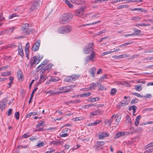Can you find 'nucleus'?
Segmentation results:
<instances>
[{
    "label": "nucleus",
    "mask_w": 153,
    "mask_h": 153,
    "mask_svg": "<svg viewBox=\"0 0 153 153\" xmlns=\"http://www.w3.org/2000/svg\"><path fill=\"white\" fill-rule=\"evenodd\" d=\"M73 15L71 13H66L62 14L60 17L59 22L61 24H65L69 23L73 18Z\"/></svg>",
    "instance_id": "f257e3e1"
},
{
    "label": "nucleus",
    "mask_w": 153,
    "mask_h": 153,
    "mask_svg": "<svg viewBox=\"0 0 153 153\" xmlns=\"http://www.w3.org/2000/svg\"><path fill=\"white\" fill-rule=\"evenodd\" d=\"M94 43L93 42L85 45L83 49L84 53L85 54H89L90 52H91L92 51H94Z\"/></svg>",
    "instance_id": "f03ea898"
},
{
    "label": "nucleus",
    "mask_w": 153,
    "mask_h": 153,
    "mask_svg": "<svg viewBox=\"0 0 153 153\" xmlns=\"http://www.w3.org/2000/svg\"><path fill=\"white\" fill-rule=\"evenodd\" d=\"M96 58V53L95 51H92L90 55L87 56L85 58V63L87 64L90 61L94 62Z\"/></svg>",
    "instance_id": "7ed1b4c3"
},
{
    "label": "nucleus",
    "mask_w": 153,
    "mask_h": 153,
    "mask_svg": "<svg viewBox=\"0 0 153 153\" xmlns=\"http://www.w3.org/2000/svg\"><path fill=\"white\" fill-rule=\"evenodd\" d=\"M85 7H82L80 9L76 10L75 12V16L81 17L84 14Z\"/></svg>",
    "instance_id": "20e7f679"
},
{
    "label": "nucleus",
    "mask_w": 153,
    "mask_h": 153,
    "mask_svg": "<svg viewBox=\"0 0 153 153\" xmlns=\"http://www.w3.org/2000/svg\"><path fill=\"white\" fill-rule=\"evenodd\" d=\"M40 42L41 41L38 40L33 45L32 48V50L34 51H37L39 49Z\"/></svg>",
    "instance_id": "39448f33"
},
{
    "label": "nucleus",
    "mask_w": 153,
    "mask_h": 153,
    "mask_svg": "<svg viewBox=\"0 0 153 153\" xmlns=\"http://www.w3.org/2000/svg\"><path fill=\"white\" fill-rule=\"evenodd\" d=\"M38 61V60L37 59V57L35 56L31 58L30 63V65L32 66L34 65H36L38 64L39 62Z\"/></svg>",
    "instance_id": "423d86ee"
},
{
    "label": "nucleus",
    "mask_w": 153,
    "mask_h": 153,
    "mask_svg": "<svg viewBox=\"0 0 153 153\" xmlns=\"http://www.w3.org/2000/svg\"><path fill=\"white\" fill-rule=\"evenodd\" d=\"M64 29L65 30V34L69 33L72 30V27L69 25H64Z\"/></svg>",
    "instance_id": "0eeeda50"
},
{
    "label": "nucleus",
    "mask_w": 153,
    "mask_h": 153,
    "mask_svg": "<svg viewBox=\"0 0 153 153\" xmlns=\"http://www.w3.org/2000/svg\"><path fill=\"white\" fill-rule=\"evenodd\" d=\"M39 7V4L36 1H34L33 3L30 8L31 11L35 10L37 9Z\"/></svg>",
    "instance_id": "6e6552de"
},
{
    "label": "nucleus",
    "mask_w": 153,
    "mask_h": 153,
    "mask_svg": "<svg viewBox=\"0 0 153 153\" xmlns=\"http://www.w3.org/2000/svg\"><path fill=\"white\" fill-rule=\"evenodd\" d=\"M109 134L108 133L105 132H103L100 133L99 135V139L100 140L102 139L103 138L108 137Z\"/></svg>",
    "instance_id": "1a4fd4ad"
},
{
    "label": "nucleus",
    "mask_w": 153,
    "mask_h": 153,
    "mask_svg": "<svg viewBox=\"0 0 153 153\" xmlns=\"http://www.w3.org/2000/svg\"><path fill=\"white\" fill-rule=\"evenodd\" d=\"M18 49L19 54L23 58L24 56L23 51L21 44H19L18 45Z\"/></svg>",
    "instance_id": "9d476101"
},
{
    "label": "nucleus",
    "mask_w": 153,
    "mask_h": 153,
    "mask_svg": "<svg viewBox=\"0 0 153 153\" xmlns=\"http://www.w3.org/2000/svg\"><path fill=\"white\" fill-rule=\"evenodd\" d=\"M72 86H66L64 87V90L62 91H58V94L60 93H64L70 92L71 91L70 88Z\"/></svg>",
    "instance_id": "9b49d317"
},
{
    "label": "nucleus",
    "mask_w": 153,
    "mask_h": 153,
    "mask_svg": "<svg viewBox=\"0 0 153 153\" xmlns=\"http://www.w3.org/2000/svg\"><path fill=\"white\" fill-rule=\"evenodd\" d=\"M51 64H49L45 66L43 69L41 70V71H42L43 72L46 71L49 72L51 69V67L52 66Z\"/></svg>",
    "instance_id": "f8f14e48"
},
{
    "label": "nucleus",
    "mask_w": 153,
    "mask_h": 153,
    "mask_svg": "<svg viewBox=\"0 0 153 153\" xmlns=\"http://www.w3.org/2000/svg\"><path fill=\"white\" fill-rule=\"evenodd\" d=\"M5 107V102L4 100L0 102V110L2 111L4 109Z\"/></svg>",
    "instance_id": "ddd939ff"
},
{
    "label": "nucleus",
    "mask_w": 153,
    "mask_h": 153,
    "mask_svg": "<svg viewBox=\"0 0 153 153\" xmlns=\"http://www.w3.org/2000/svg\"><path fill=\"white\" fill-rule=\"evenodd\" d=\"M29 25L27 23L23 24L22 25V31H24V33H25V30H26L29 27Z\"/></svg>",
    "instance_id": "4468645a"
},
{
    "label": "nucleus",
    "mask_w": 153,
    "mask_h": 153,
    "mask_svg": "<svg viewBox=\"0 0 153 153\" xmlns=\"http://www.w3.org/2000/svg\"><path fill=\"white\" fill-rule=\"evenodd\" d=\"M125 1V2H124L125 3H127L130 2H132L131 0H116L112 1L111 2V3L112 4H114V3H117L120 1Z\"/></svg>",
    "instance_id": "2eb2a0df"
},
{
    "label": "nucleus",
    "mask_w": 153,
    "mask_h": 153,
    "mask_svg": "<svg viewBox=\"0 0 153 153\" xmlns=\"http://www.w3.org/2000/svg\"><path fill=\"white\" fill-rule=\"evenodd\" d=\"M96 71V68L94 67L90 69L89 72L93 77L94 76Z\"/></svg>",
    "instance_id": "dca6fc26"
},
{
    "label": "nucleus",
    "mask_w": 153,
    "mask_h": 153,
    "mask_svg": "<svg viewBox=\"0 0 153 153\" xmlns=\"http://www.w3.org/2000/svg\"><path fill=\"white\" fill-rule=\"evenodd\" d=\"M65 30L64 29V25H62L58 28V32L59 33L65 34Z\"/></svg>",
    "instance_id": "f3484780"
},
{
    "label": "nucleus",
    "mask_w": 153,
    "mask_h": 153,
    "mask_svg": "<svg viewBox=\"0 0 153 153\" xmlns=\"http://www.w3.org/2000/svg\"><path fill=\"white\" fill-rule=\"evenodd\" d=\"M14 27H13L12 28H9L8 29L5 30L4 31V33H11L14 30Z\"/></svg>",
    "instance_id": "a211bd4d"
},
{
    "label": "nucleus",
    "mask_w": 153,
    "mask_h": 153,
    "mask_svg": "<svg viewBox=\"0 0 153 153\" xmlns=\"http://www.w3.org/2000/svg\"><path fill=\"white\" fill-rule=\"evenodd\" d=\"M150 24H142V23H137L134 26L136 27L138 26H149L150 25Z\"/></svg>",
    "instance_id": "6ab92c4d"
},
{
    "label": "nucleus",
    "mask_w": 153,
    "mask_h": 153,
    "mask_svg": "<svg viewBox=\"0 0 153 153\" xmlns=\"http://www.w3.org/2000/svg\"><path fill=\"white\" fill-rule=\"evenodd\" d=\"M99 83L97 82L96 83L94 82H92L90 85V87L91 89L93 88H95L99 86Z\"/></svg>",
    "instance_id": "aec40b11"
},
{
    "label": "nucleus",
    "mask_w": 153,
    "mask_h": 153,
    "mask_svg": "<svg viewBox=\"0 0 153 153\" xmlns=\"http://www.w3.org/2000/svg\"><path fill=\"white\" fill-rule=\"evenodd\" d=\"M72 81H73V80L71 76H67L64 80L65 82H70Z\"/></svg>",
    "instance_id": "412c9836"
},
{
    "label": "nucleus",
    "mask_w": 153,
    "mask_h": 153,
    "mask_svg": "<svg viewBox=\"0 0 153 153\" xmlns=\"http://www.w3.org/2000/svg\"><path fill=\"white\" fill-rule=\"evenodd\" d=\"M127 104L126 101L123 100L119 103L118 106L120 107L126 105Z\"/></svg>",
    "instance_id": "4be33fe9"
},
{
    "label": "nucleus",
    "mask_w": 153,
    "mask_h": 153,
    "mask_svg": "<svg viewBox=\"0 0 153 153\" xmlns=\"http://www.w3.org/2000/svg\"><path fill=\"white\" fill-rule=\"evenodd\" d=\"M94 112L96 116L102 114L103 113L102 111L99 109H97V110L94 111Z\"/></svg>",
    "instance_id": "5701e85b"
},
{
    "label": "nucleus",
    "mask_w": 153,
    "mask_h": 153,
    "mask_svg": "<svg viewBox=\"0 0 153 153\" xmlns=\"http://www.w3.org/2000/svg\"><path fill=\"white\" fill-rule=\"evenodd\" d=\"M140 118L141 116L140 115H139L136 117L135 123V126H137L139 125V121Z\"/></svg>",
    "instance_id": "b1692460"
},
{
    "label": "nucleus",
    "mask_w": 153,
    "mask_h": 153,
    "mask_svg": "<svg viewBox=\"0 0 153 153\" xmlns=\"http://www.w3.org/2000/svg\"><path fill=\"white\" fill-rule=\"evenodd\" d=\"M37 113L36 112H33L29 113L27 114H26L25 117H26L30 118L31 116H34L37 115Z\"/></svg>",
    "instance_id": "393cba45"
},
{
    "label": "nucleus",
    "mask_w": 153,
    "mask_h": 153,
    "mask_svg": "<svg viewBox=\"0 0 153 153\" xmlns=\"http://www.w3.org/2000/svg\"><path fill=\"white\" fill-rule=\"evenodd\" d=\"M44 73H43V72L42 71V73L40 74V78L39 80V81L42 82L45 79H44Z\"/></svg>",
    "instance_id": "a878e982"
},
{
    "label": "nucleus",
    "mask_w": 153,
    "mask_h": 153,
    "mask_svg": "<svg viewBox=\"0 0 153 153\" xmlns=\"http://www.w3.org/2000/svg\"><path fill=\"white\" fill-rule=\"evenodd\" d=\"M70 1L74 4H80L82 2L81 0H70Z\"/></svg>",
    "instance_id": "bb28decb"
},
{
    "label": "nucleus",
    "mask_w": 153,
    "mask_h": 153,
    "mask_svg": "<svg viewBox=\"0 0 153 153\" xmlns=\"http://www.w3.org/2000/svg\"><path fill=\"white\" fill-rule=\"evenodd\" d=\"M115 115L114 114L112 115L111 117V118L109 120H106V122H107L108 123V126H110L111 125V124L113 122V118L114 117Z\"/></svg>",
    "instance_id": "cd10ccee"
},
{
    "label": "nucleus",
    "mask_w": 153,
    "mask_h": 153,
    "mask_svg": "<svg viewBox=\"0 0 153 153\" xmlns=\"http://www.w3.org/2000/svg\"><path fill=\"white\" fill-rule=\"evenodd\" d=\"M17 76L19 80L21 79H22L23 75L21 71H18Z\"/></svg>",
    "instance_id": "c85d7f7f"
},
{
    "label": "nucleus",
    "mask_w": 153,
    "mask_h": 153,
    "mask_svg": "<svg viewBox=\"0 0 153 153\" xmlns=\"http://www.w3.org/2000/svg\"><path fill=\"white\" fill-rule=\"evenodd\" d=\"M65 3L68 5L70 8H72L74 7V6L70 2V1L67 0H65Z\"/></svg>",
    "instance_id": "c756f323"
},
{
    "label": "nucleus",
    "mask_w": 153,
    "mask_h": 153,
    "mask_svg": "<svg viewBox=\"0 0 153 153\" xmlns=\"http://www.w3.org/2000/svg\"><path fill=\"white\" fill-rule=\"evenodd\" d=\"M91 94V93L90 92H87L85 93L84 94H80V97H88L90 96Z\"/></svg>",
    "instance_id": "7c9ffc66"
},
{
    "label": "nucleus",
    "mask_w": 153,
    "mask_h": 153,
    "mask_svg": "<svg viewBox=\"0 0 153 153\" xmlns=\"http://www.w3.org/2000/svg\"><path fill=\"white\" fill-rule=\"evenodd\" d=\"M123 132H119L117 133L114 136L115 139H117L121 136H123Z\"/></svg>",
    "instance_id": "2f4dec72"
},
{
    "label": "nucleus",
    "mask_w": 153,
    "mask_h": 153,
    "mask_svg": "<svg viewBox=\"0 0 153 153\" xmlns=\"http://www.w3.org/2000/svg\"><path fill=\"white\" fill-rule=\"evenodd\" d=\"M72 77V79H73V81H75L76 80L78 79L80 76V75L76 74V75H72L71 76Z\"/></svg>",
    "instance_id": "473e14b6"
},
{
    "label": "nucleus",
    "mask_w": 153,
    "mask_h": 153,
    "mask_svg": "<svg viewBox=\"0 0 153 153\" xmlns=\"http://www.w3.org/2000/svg\"><path fill=\"white\" fill-rule=\"evenodd\" d=\"M135 89L137 91H140L142 89L141 85H138L135 86Z\"/></svg>",
    "instance_id": "72a5a7b5"
},
{
    "label": "nucleus",
    "mask_w": 153,
    "mask_h": 153,
    "mask_svg": "<svg viewBox=\"0 0 153 153\" xmlns=\"http://www.w3.org/2000/svg\"><path fill=\"white\" fill-rule=\"evenodd\" d=\"M116 118V119L115 120V122L117 123H116L117 125L119 123L120 120L121 118L119 116H114Z\"/></svg>",
    "instance_id": "f704fd0d"
},
{
    "label": "nucleus",
    "mask_w": 153,
    "mask_h": 153,
    "mask_svg": "<svg viewBox=\"0 0 153 153\" xmlns=\"http://www.w3.org/2000/svg\"><path fill=\"white\" fill-rule=\"evenodd\" d=\"M133 30L134 31V35H139L141 32V31L139 30H137L136 28H134Z\"/></svg>",
    "instance_id": "c9c22d12"
},
{
    "label": "nucleus",
    "mask_w": 153,
    "mask_h": 153,
    "mask_svg": "<svg viewBox=\"0 0 153 153\" xmlns=\"http://www.w3.org/2000/svg\"><path fill=\"white\" fill-rule=\"evenodd\" d=\"M128 7H129L128 5H126V4L122 5H120L119 6L117 7V9H120L121 8H128Z\"/></svg>",
    "instance_id": "e433bc0d"
},
{
    "label": "nucleus",
    "mask_w": 153,
    "mask_h": 153,
    "mask_svg": "<svg viewBox=\"0 0 153 153\" xmlns=\"http://www.w3.org/2000/svg\"><path fill=\"white\" fill-rule=\"evenodd\" d=\"M33 29L32 28H27L25 32V33L26 35H28L31 33V31L33 30Z\"/></svg>",
    "instance_id": "4c0bfd02"
},
{
    "label": "nucleus",
    "mask_w": 153,
    "mask_h": 153,
    "mask_svg": "<svg viewBox=\"0 0 153 153\" xmlns=\"http://www.w3.org/2000/svg\"><path fill=\"white\" fill-rule=\"evenodd\" d=\"M106 30H103L95 34L96 36H99L102 34L105 33H106Z\"/></svg>",
    "instance_id": "58836bf2"
},
{
    "label": "nucleus",
    "mask_w": 153,
    "mask_h": 153,
    "mask_svg": "<svg viewBox=\"0 0 153 153\" xmlns=\"http://www.w3.org/2000/svg\"><path fill=\"white\" fill-rule=\"evenodd\" d=\"M105 144V142L104 141H98L97 142V147L98 148L99 146H102L104 145Z\"/></svg>",
    "instance_id": "ea45409f"
},
{
    "label": "nucleus",
    "mask_w": 153,
    "mask_h": 153,
    "mask_svg": "<svg viewBox=\"0 0 153 153\" xmlns=\"http://www.w3.org/2000/svg\"><path fill=\"white\" fill-rule=\"evenodd\" d=\"M101 22V21H97V22H93L92 23H89V24H85V26H88V25H92L96 24H98V23H100Z\"/></svg>",
    "instance_id": "a19ab883"
},
{
    "label": "nucleus",
    "mask_w": 153,
    "mask_h": 153,
    "mask_svg": "<svg viewBox=\"0 0 153 153\" xmlns=\"http://www.w3.org/2000/svg\"><path fill=\"white\" fill-rule=\"evenodd\" d=\"M141 19V18L139 16H134L131 18V20L133 21H137L140 20Z\"/></svg>",
    "instance_id": "79ce46f5"
},
{
    "label": "nucleus",
    "mask_w": 153,
    "mask_h": 153,
    "mask_svg": "<svg viewBox=\"0 0 153 153\" xmlns=\"http://www.w3.org/2000/svg\"><path fill=\"white\" fill-rule=\"evenodd\" d=\"M57 81V80L54 76H51V78L49 80V81L50 82H56Z\"/></svg>",
    "instance_id": "37998d69"
},
{
    "label": "nucleus",
    "mask_w": 153,
    "mask_h": 153,
    "mask_svg": "<svg viewBox=\"0 0 153 153\" xmlns=\"http://www.w3.org/2000/svg\"><path fill=\"white\" fill-rule=\"evenodd\" d=\"M117 92V90L116 89L113 88L111 89L110 92L111 94L112 95H114Z\"/></svg>",
    "instance_id": "c03bdc74"
},
{
    "label": "nucleus",
    "mask_w": 153,
    "mask_h": 153,
    "mask_svg": "<svg viewBox=\"0 0 153 153\" xmlns=\"http://www.w3.org/2000/svg\"><path fill=\"white\" fill-rule=\"evenodd\" d=\"M81 101V100L79 99H78L76 100H74L73 101H71L69 102H68L70 103H77L80 102Z\"/></svg>",
    "instance_id": "a18cd8bd"
},
{
    "label": "nucleus",
    "mask_w": 153,
    "mask_h": 153,
    "mask_svg": "<svg viewBox=\"0 0 153 153\" xmlns=\"http://www.w3.org/2000/svg\"><path fill=\"white\" fill-rule=\"evenodd\" d=\"M48 93H50L51 95H54L57 94V92L54 91H48Z\"/></svg>",
    "instance_id": "49530a36"
},
{
    "label": "nucleus",
    "mask_w": 153,
    "mask_h": 153,
    "mask_svg": "<svg viewBox=\"0 0 153 153\" xmlns=\"http://www.w3.org/2000/svg\"><path fill=\"white\" fill-rule=\"evenodd\" d=\"M153 146V142H151L147 145H146L145 147V148L146 149H147L149 147H152Z\"/></svg>",
    "instance_id": "de8ad7c7"
},
{
    "label": "nucleus",
    "mask_w": 153,
    "mask_h": 153,
    "mask_svg": "<svg viewBox=\"0 0 153 153\" xmlns=\"http://www.w3.org/2000/svg\"><path fill=\"white\" fill-rule=\"evenodd\" d=\"M133 133V131L129 132H123V136L124 135H127L130 134H132Z\"/></svg>",
    "instance_id": "09e8293b"
},
{
    "label": "nucleus",
    "mask_w": 153,
    "mask_h": 153,
    "mask_svg": "<svg viewBox=\"0 0 153 153\" xmlns=\"http://www.w3.org/2000/svg\"><path fill=\"white\" fill-rule=\"evenodd\" d=\"M37 59L38 60V62H39L42 59L43 57V56H41L40 54L37 55Z\"/></svg>",
    "instance_id": "8fccbe9b"
},
{
    "label": "nucleus",
    "mask_w": 153,
    "mask_h": 153,
    "mask_svg": "<svg viewBox=\"0 0 153 153\" xmlns=\"http://www.w3.org/2000/svg\"><path fill=\"white\" fill-rule=\"evenodd\" d=\"M113 52L114 51H107L102 53V56H104Z\"/></svg>",
    "instance_id": "3c124183"
},
{
    "label": "nucleus",
    "mask_w": 153,
    "mask_h": 153,
    "mask_svg": "<svg viewBox=\"0 0 153 153\" xmlns=\"http://www.w3.org/2000/svg\"><path fill=\"white\" fill-rule=\"evenodd\" d=\"M30 136L31 135H30V133L28 132L24 134L23 136V137L24 138H27Z\"/></svg>",
    "instance_id": "603ef678"
},
{
    "label": "nucleus",
    "mask_w": 153,
    "mask_h": 153,
    "mask_svg": "<svg viewBox=\"0 0 153 153\" xmlns=\"http://www.w3.org/2000/svg\"><path fill=\"white\" fill-rule=\"evenodd\" d=\"M137 108V107L134 105H131L130 106L129 108V110H136Z\"/></svg>",
    "instance_id": "864d4df0"
},
{
    "label": "nucleus",
    "mask_w": 153,
    "mask_h": 153,
    "mask_svg": "<svg viewBox=\"0 0 153 153\" xmlns=\"http://www.w3.org/2000/svg\"><path fill=\"white\" fill-rule=\"evenodd\" d=\"M44 145V143L42 141H41L40 143H38L37 146L39 147H41L43 146Z\"/></svg>",
    "instance_id": "5fc2aeb1"
},
{
    "label": "nucleus",
    "mask_w": 153,
    "mask_h": 153,
    "mask_svg": "<svg viewBox=\"0 0 153 153\" xmlns=\"http://www.w3.org/2000/svg\"><path fill=\"white\" fill-rule=\"evenodd\" d=\"M44 121H41V123H39L37 124L36 127L37 128L41 126H42L43 125L44 123Z\"/></svg>",
    "instance_id": "6e6d98bb"
},
{
    "label": "nucleus",
    "mask_w": 153,
    "mask_h": 153,
    "mask_svg": "<svg viewBox=\"0 0 153 153\" xmlns=\"http://www.w3.org/2000/svg\"><path fill=\"white\" fill-rule=\"evenodd\" d=\"M15 116L16 120H18L19 118V112H17L15 113Z\"/></svg>",
    "instance_id": "4d7b16f0"
},
{
    "label": "nucleus",
    "mask_w": 153,
    "mask_h": 153,
    "mask_svg": "<svg viewBox=\"0 0 153 153\" xmlns=\"http://www.w3.org/2000/svg\"><path fill=\"white\" fill-rule=\"evenodd\" d=\"M126 120L128 123H131V118L128 115H126Z\"/></svg>",
    "instance_id": "13d9d810"
},
{
    "label": "nucleus",
    "mask_w": 153,
    "mask_h": 153,
    "mask_svg": "<svg viewBox=\"0 0 153 153\" xmlns=\"http://www.w3.org/2000/svg\"><path fill=\"white\" fill-rule=\"evenodd\" d=\"M13 109L11 108H10L7 111V115L8 116H10L12 113Z\"/></svg>",
    "instance_id": "bf43d9fd"
},
{
    "label": "nucleus",
    "mask_w": 153,
    "mask_h": 153,
    "mask_svg": "<svg viewBox=\"0 0 153 153\" xmlns=\"http://www.w3.org/2000/svg\"><path fill=\"white\" fill-rule=\"evenodd\" d=\"M10 72H4L1 74V75L2 76H6L10 75Z\"/></svg>",
    "instance_id": "052dcab7"
},
{
    "label": "nucleus",
    "mask_w": 153,
    "mask_h": 153,
    "mask_svg": "<svg viewBox=\"0 0 153 153\" xmlns=\"http://www.w3.org/2000/svg\"><path fill=\"white\" fill-rule=\"evenodd\" d=\"M137 102H138V100L137 99H134L131 101V104H133L134 103H136Z\"/></svg>",
    "instance_id": "680f3d73"
},
{
    "label": "nucleus",
    "mask_w": 153,
    "mask_h": 153,
    "mask_svg": "<svg viewBox=\"0 0 153 153\" xmlns=\"http://www.w3.org/2000/svg\"><path fill=\"white\" fill-rule=\"evenodd\" d=\"M153 151V148H151L148 149L144 152V153H149Z\"/></svg>",
    "instance_id": "e2e57ef3"
},
{
    "label": "nucleus",
    "mask_w": 153,
    "mask_h": 153,
    "mask_svg": "<svg viewBox=\"0 0 153 153\" xmlns=\"http://www.w3.org/2000/svg\"><path fill=\"white\" fill-rule=\"evenodd\" d=\"M132 94L133 95H135V96H137V97H139L140 98H141L143 97V96H141L140 94L138 93H136V92L133 93H132Z\"/></svg>",
    "instance_id": "0e129e2a"
},
{
    "label": "nucleus",
    "mask_w": 153,
    "mask_h": 153,
    "mask_svg": "<svg viewBox=\"0 0 153 153\" xmlns=\"http://www.w3.org/2000/svg\"><path fill=\"white\" fill-rule=\"evenodd\" d=\"M142 130L143 129L139 127L137 128V129H136V131L138 133H139L141 132L142 131Z\"/></svg>",
    "instance_id": "69168bd1"
},
{
    "label": "nucleus",
    "mask_w": 153,
    "mask_h": 153,
    "mask_svg": "<svg viewBox=\"0 0 153 153\" xmlns=\"http://www.w3.org/2000/svg\"><path fill=\"white\" fill-rule=\"evenodd\" d=\"M44 66V65H43V64L41 63L38 67L37 69L38 70V71H39V70L42 69Z\"/></svg>",
    "instance_id": "338daca9"
},
{
    "label": "nucleus",
    "mask_w": 153,
    "mask_h": 153,
    "mask_svg": "<svg viewBox=\"0 0 153 153\" xmlns=\"http://www.w3.org/2000/svg\"><path fill=\"white\" fill-rule=\"evenodd\" d=\"M88 101L90 102H93L96 101L95 98H90L88 99Z\"/></svg>",
    "instance_id": "774afa93"
}]
</instances>
